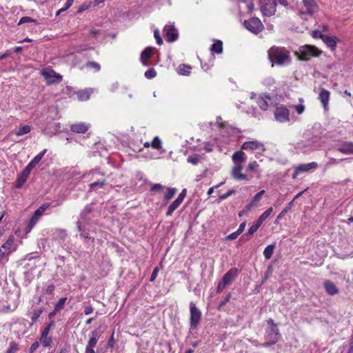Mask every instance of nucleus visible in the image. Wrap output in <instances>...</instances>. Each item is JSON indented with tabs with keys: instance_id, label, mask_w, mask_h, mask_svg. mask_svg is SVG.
Instances as JSON below:
<instances>
[{
	"instance_id": "bf43d9fd",
	"label": "nucleus",
	"mask_w": 353,
	"mask_h": 353,
	"mask_svg": "<svg viewBox=\"0 0 353 353\" xmlns=\"http://www.w3.org/2000/svg\"><path fill=\"white\" fill-rule=\"evenodd\" d=\"M159 271V268H158V267H156V268L154 269V270H153V272H152V275H151V276H150V281L151 282H152V281H154L155 280V279H156V278H157V274H158Z\"/></svg>"
},
{
	"instance_id": "680f3d73",
	"label": "nucleus",
	"mask_w": 353,
	"mask_h": 353,
	"mask_svg": "<svg viewBox=\"0 0 353 353\" xmlns=\"http://www.w3.org/2000/svg\"><path fill=\"white\" fill-rule=\"evenodd\" d=\"M39 346V343L38 341H34L30 347V352L33 353Z\"/></svg>"
},
{
	"instance_id": "79ce46f5",
	"label": "nucleus",
	"mask_w": 353,
	"mask_h": 353,
	"mask_svg": "<svg viewBox=\"0 0 353 353\" xmlns=\"http://www.w3.org/2000/svg\"><path fill=\"white\" fill-rule=\"evenodd\" d=\"M74 0H67L65 7H63L57 12V16L59 15L61 12L66 11L73 4Z\"/></svg>"
},
{
	"instance_id": "9d476101",
	"label": "nucleus",
	"mask_w": 353,
	"mask_h": 353,
	"mask_svg": "<svg viewBox=\"0 0 353 353\" xmlns=\"http://www.w3.org/2000/svg\"><path fill=\"white\" fill-rule=\"evenodd\" d=\"M303 3L306 9L305 11H301L300 14H309L312 15L317 12L318 6L314 0H303Z\"/></svg>"
},
{
	"instance_id": "a211bd4d",
	"label": "nucleus",
	"mask_w": 353,
	"mask_h": 353,
	"mask_svg": "<svg viewBox=\"0 0 353 353\" xmlns=\"http://www.w3.org/2000/svg\"><path fill=\"white\" fill-rule=\"evenodd\" d=\"M317 167V163L316 162H312L307 164H301L295 168V174H298L299 172H307L312 169H314Z\"/></svg>"
},
{
	"instance_id": "4468645a",
	"label": "nucleus",
	"mask_w": 353,
	"mask_h": 353,
	"mask_svg": "<svg viewBox=\"0 0 353 353\" xmlns=\"http://www.w3.org/2000/svg\"><path fill=\"white\" fill-rule=\"evenodd\" d=\"M330 93L325 88H321L319 94V99L323 104L325 110L328 109V103L330 100Z\"/></svg>"
},
{
	"instance_id": "bb28decb",
	"label": "nucleus",
	"mask_w": 353,
	"mask_h": 353,
	"mask_svg": "<svg viewBox=\"0 0 353 353\" xmlns=\"http://www.w3.org/2000/svg\"><path fill=\"white\" fill-rule=\"evenodd\" d=\"M212 52L221 54L223 52V43L221 41H216L210 48Z\"/></svg>"
},
{
	"instance_id": "e2e57ef3",
	"label": "nucleus",
	"mask_w": 353,
	"mask_h": 353,
	"mask_svg": "<svg viewBox=\"0 0 353 353\" xmlns=\"http://www.w3.org/2000/svg\"><path fill=\"white\" fill-rule=\"evenodd\" d=\"M239 234H239L238 232L236 231V232L229 234L228 236H227L226 239L227 240H234V239H236Z\"/></svg>"
},
{
	"instance_id": "774afa93",
	"label": "nucleus",
	"mask_w": 353,
	"mask_h": 353,
	"mask_svg": "<svg viewBox=\"0 0 353 353\" xmlns=\"http://www.w3.org/2000/svg\"><path fill=\"white\" fill-rule=\"evenodd\" d=\"M312 35L314 38H321L322 39V37H323L324 35H323L321 32L318 31V30H314L312 31Z\"/></svg>"
},
{
	"instance_id": "603ef678",
	"label": "nucleus",
	"mask_w": 353,
	"mask_h": 353,
	"mask_svg": "<svg viewBox=\"0 0 353 353\" xmlns=\"http://www.w3.org/2000/svg\"><path fill=\"white\" fill-rule=\"evenodd\" d=\"M154 38L156 39L157 43L161 46L163 44V39L160 36L159 31L158 30H155L154 32Z\"/></svg>"
},
{
	"instance_id": "37998d69",
	"label": "nucleus",
	"mask_w": 353,
	"mask_h": 353,
	"mask_svg": "<svg viewBox=\"0 0 353 353\" xmlns=\"http://www.w3.org/2000/svg\"><path fill=\"white\" fill-rule=\"evenodd\" d=\"M28 178L22 174L17 179L16 187L17 188H21L25 182L27 181Z\"/></svg>"
},
{
	"instance_id": "f3484780",
	"label": "nucleus",
	"mask_w": 353,
	"mask_h": 353,
	"mask_svg": "<svg viewBox=\"0 0 353 353\" xmlns=\"http://www.w3.org/2000/svg\"><path fill=\"white\" fill-rule=\"evenodd\" d=\"M89 125L85 123H78L70 125L71 131L76 133H84L89 129Z\"/></svg>"
},
{
	"instance_id": "4c0bfd02",
	"label": "nucleus",
	"mask_w": 353,
	"mask_h": 353,
	"mask_svg": "<svg viewBox=\"0 0 353 353\" xmlns=\"http://www.w3.org/2000/svg\"><path fill=\"white\" fill-rule=\"evenodd\" d=\"M46 152V149H44L42 152H41L39 154H38L31 161L32 162V164H34L35 165L39 163V162L41 160L43 155Z\"/></svg>"
},
{
	"instance_id": "58836bf2",
	"label": "nucleus",
	"mask_w": 353,
	"mask_h": 353,
	"mask_svg": "<svg viewBox=\"0 0 353 353\" xmlns=\"http://www.w3.org/2000/svg\"><path fill=\"white\" fill-rule=\"evenodd\" d=\"M105 184V180L103 179L101 181L94 182L90 184V189L94 190L97 188H102Z\"/></svg>"
},
{
	"instance_id": "a19ab883",
	"label": "nucleus",
	"mask_w": 353,
	"mask_h": 353,
	"mask_svg": "<svg viewBox=\"0 0 353 353\" xmlns=\"http://www.w3.org/2000/svg\"><path fill=\"white\" fill-rule=\"evenodd\" d=\"M85 66L88 68H92L95 71H99L101 69L100 65L94 61H88V63H86Z\"/></svg>"
},
{
	"instance_id": "f257e3e1",
	"label": "nucleus",
	"mask_w": 353,
	"mask_h": 353,
	"mask_svg": "<svg viewBox=\"0 0 353 353\" xmlns=\"http://www.w3.org/2000/svg\"><path fill=\"white\" fill-rule=\"evenodd\" d=\"M270 61L277 65H283L290 62V52L284 48L273 46L268 50Z\"/></svg>"
},
{
	"instance_id": "c9c22d12",
	"label": "nucleus",
	"mask_w": 353,
	"mask_h": 353,
	"mask_svg": "<svg viewBox=\"0 0 353 353\" xmlns=\"http://www.w3.org/2000/svg\"><path fill=\"white\" fill-rule=\"evenodd\" d=\"M151 147L157 150H159L161 148V141L158 137L154 138L151 142Z\"/></svg>"
},
{
	"instance_id": "5701e85b",
	"label": "nucleus",
	"mask_w": 353,
	"mask_h": 353,
	"mask_svg": "<svg viewBox=\"0 0 353 353\" xmlns=\"http://www.w3.org/2000/svg\"><path fill=\"white\" fill-rule=\"evenodd\" d=\"M100 337V334L97 330H94L91 332V337L88 341L87 346L89 347H94Z\"/></svg>"
},
{
	"instance_id": "de8ad7c7",
	"label": "nucleus",
	"mask_w": 353,
	"mask_h": 353,
	"mask_svg": "<svg viewBox=\"0 0 353 353\" xmlns=\"http://www.w3.org/2000/svg\"><path fill=\"white\" fill-rule=\"evenodd\" d=\"M30 22H37V20L35 19H33L29 17H23L22 18H21L18 25H21L22 23H30Z\"/></svg>"
},
{
	"instance_id": "4d7b16f0",
	"label": "nucleus",
	"mask_w": 353,
	"mask_h": 353,
	"mask_svg": "<svg viewBox=\"0 0 353 353\" xmlns=\"http://www.w3.org/2000/svg\"><path fill=\"white\" fill-rule=\"evenodd\" d=\"M292 108L296 111V112L299 114H302L305 110V106L302 104L293 105Z\"/></svg>"
},
{
	"instance_id": "a18cd8bd",
	"label": "nucleus",
	"mask_w": 353,
	"mask_h": 353,
	"mask_svg": "<svg viewBox=\"0 0 353 353\" xmlns=\"http://www.w3.org/2000/svg\"><path fill=\"white\" fill-rule=\"evenodd\" d=\"M157 72L154 68H150L145 72V76L148 79H152L156 77Z\"/></svg>"
},
{
	"instance_id": "0e129e2a",
	"label": "nucleus",
	"mask_w": 353,
	"mask_h": 353,
	"mask_svg": "<svg viewBox=\"0 0 353 353\" xmlns=\"http://www.w3.org/2000/svg\"><path fill=\"white\" fill-rule=\"evenodd\" d=\"M163 188L162 185L159 183L153 184L151 188V191H159Z\"/></svg>"
},
{
	"instance_id": "c85d7f7f",
	"label": "nucleus",
	"mask_w": 353,
	"mask_h": 353,
	"mask_svg": "<svg viewBox=\"0 0 353 353\" xmlns=\"http://www.w3.org/2000/svg\"><path fill=\"white\" fill-rule=\"evenodd\" d=\"M274 249H275L274 244L269 245L265 248V250L263 251V255L266 259H270L272 257Z\"/></svg>"
},
{
	"instance_id": "f03ea898",
	"label": "nucleus",
	"mask_w": 353,
	"mask_h": 353,
	"mask_svg": "<svg viewBox=\"0 0 353 353\" xmlns=\"http://www.w3.org/2000/svg\"><path fill=\"white\" fill-rule=\"evenodd\" d=\"M296 54L300 60L308 61L312 57H318L320 55L321 51L314 46L305 45L301 46Z\"/></svg>"
},
{
	"instance_id": "f8f14e48",
	"label": "nucleus",
	"mask_w": 353,
	"mask_h": 353,
	"mask_svg": "<svg viewBox=\"0 0 353 353\" xmlns=\"http://www.w3.org/2000/svg\"><path fill=\"white\" fill-rule=\"evenodd\" d=\"M243 169V165L238 163L234 165L232 169L231 174L232 177L237 181H243L247 180V176L243 173H241V170Z\"/></svg>"
},
{
	"instance_id": "0eeeda50",
	"label": "nucleus",
	"mask_w": 353,
	"mask_h": 353,
	"mask_svg": "<svg viewBox=\"0 0 353 353\" xmlns=\"http://www.w3.org/2000/svg\"><path fill=\"white\" fill-rule=\"evenodd\" d=\"M201 318V311L192 302L190 303V328L196 329L200 323Z\"/></svg>"
},
{
	"instance_id": "2eb2a0df",
	"label": "nucleus",
	"mask_w": 353,
	"mask_h": 353,
	"mask_svg": "<svg viewBox=\"0 0 353 353\" xmlns=\"http://www.w3.org/2000/svg\"><path fill=\"white\" fill-rule=\"evenodd\" d=\"M337 150L346 154H353V143L352 142H344L339 145Z\"/></svg>"
},
{
	"instance_id": "9b49d317",
	"label": "nucleus",
	"mask_w": 353,
	"mask_h": 353,
	"mask_svg": "<svg viewBox=\"0 0 353 353\" xmlns=\"http://www.w3.org/2000/svg\"><path fill=\"white\" fill-rule=\"evenodd\" d=\"M163 31L165 32L167 40L169 42H173L178 38V33L173 25H166Z\"/></svg>"
},
{
	"instance_id": "3c124183",
	"label": "nucleus",
	"mask_w": 353,
	"mask_h": 353,
	"mask_svg": "<svg viewBox=\"0 0 353 353\" xmlns=\"http://www.w3.org/2000/svg\"><path fill=\"white\" fill-rule=\"evenodd\" d=\"M243 2L246 3L248 10L250 12H252L254 10V3L252 0H241Z\"/></svg>"
},
{
	"instance_id": "6e6552de",
	"label": "nucleus",
	"mask_w": 353,
	"mask_h": 353,
	"mask_svg": "<svg viewBox=\"0 0 353 353\" xmlns=\"http://www.w3.org/2000/svg\"><path fill=\"white\" fill-rule=\"evenodd\" d=\"M50 205L49 203H46L41 205L37 210H36L32 215L28 226L31 228H32L39 220V217L42 215V214L50 208Z\"/></svg>"
},
{
	"instance_id": "ea45409f",
	"label": "nucleus",
	"mask_w": 353,
	"mask_h": 353,
	"mask_svg": "<svg viewBox=\"0 0 353 353\" xmlns=\"http://www.w3.org/2000/svg\"><path fill=\"white\" fill-rule=\"evenodd\" d=\"M66 300H67L66 297L61 298L55 305L56 310L60 311L61 310H62L65 304Z\"/></svg>"
},
{
	"instance_id": "69168bd1",
	"label": "nucleus",
	"mask_w": 353,
	"mask_h": 353,
	"mask_svg": "<svg viewBox=\"0 0 353 353\" xmlns=\"http://www.w3.org/2000/svg\"><path fill=\"white\" fill-rule=\"evenodd\" d=\"M94 309L91 305H87L84 307V313L85 315H88L93 312Z\"/></svg>"
},
{
	"instance_id": "338daca9",
	"label": "nucleus",
	"mask_w": 353,
	"mask_h": 353,
	"mask_svg": "<svg viewBox=\"0 0 353 353\" xmlns=\"http://www.w3.org/2000/svg\"><path fill=\"white\" fill-rule=\"evenodd\" d=\"M185 195H186V189H183V190H182V192L179 194V196L177 197V199H178L180 201L183 202V199H184V198H185Z\"/></svg>"
},
{
	"instance_id": "13d9d810",
	"label": "nucleus",
	"mask_w": 353,
	"mask_h": 353,
	"mask_svg": "<svg viewBox=\"0 0 353 353\" xmlns=\"http://www.w3.org/2000/svg\"><path fill=\"white\" fill-rule=\"evenodd\" d=\"M42 311L40 310H36L33 312L32 316L31 318L32 323H34L37 321L38 318L39 317Z\"/></svg>"
},
{
	"instance_id": "c756f323",
	"label": "nucleus",
	"mask_w": 353,
	"mask_h": 353,
	"mask_svg": "<svg viewBox=\"0 0 353 353\" xmlns=\"http://www.w3.org/2000/svg\"><path fill=\"white\" fill-rule=\"evenodd\" d=\"M322 40L329 48L334 49L336 46V41L334 38L324 35L322 37Z\"/></svg>"
},
{
	"instance_id": "052dcab7",
	"label": "nucleus",
	"mask_w": 353,
	"mask_h": 353,
	"mask_svg": "<svg viewBox=\"0 0 353 353\" xmlns=\"http://www.w3.org/2000/svg\"><path fill=\"white\" fill-rule=\"evenodd\" d=\"M226 285H227L225 283H224L222 281L221 282H219L217 285V288H216L217 292L220 293V292H223V290L225 289Z\"/></svg>"
},
{
	"instance_id": "dca6fc26",
	"label": "nucleus",
	"mask_w": 353,
	"mask_h": 353,
	"mask_svg": "<svg viewBox=\"0 0 353 353\" xmlns=\"http://www.w3.org/2000/svg\"><path fill=\"white\" fill-rule=\"evenodd\" d=\"M237 275L236 269H230L223 276L222 281L227 285L230 284Z\"/></svg>"
},
{
	"instance_id": "6e6d98bb",
	"label": "nucleus",
	"mask_w": 353,
	"mask_h": 353,
	"mask_svg": "<svg viewBox=\"0 0 353 353\" xmlns=\"http://www.w3.org/2000/svg\"><path fill=\"white\" fill-rule=\"evenodd\" d=\"M258 167H259L258 163L254 161H252L249 163L247 169L248 171L252 172V171L255 170Z\"/></svg>"
},
{
	"instance_id": "8fccbe9b",
	"label": "nucleus",
	"mask_w": 353,
	"mask_h": 353,
	"mask_svg": "<svg viewBox=\"0 0 353 353\" xmlns=\"http://www.w3.org/2000/svg\"><path fill=\"white\" fill-rule=\"evenodd\" d=\"M236 191L234 190H230L228 191L226 193L221 194L219 196V200L222 201L226 199L228 197L230 196L232 194H234Z\"/></svg>"
},
{
	"instance_id": "c03bdc74",
	"label": "nucleus",
	"mask_w": 353,
	"mask_h": 353,
	"mask_svg": "<svg viewBox=\"0 0 353 353\" xmlns=\"http://www.w3.org/2000/svg\"><path fill=\"white\" fill-rule=\"evenodd\" d=\"M18 349H19L18 345L14 342H12V343H10V347L7 350L6 353H16V352L18 350Z\"/></svg>"
},
{
	"instance_id": "5fc2aeb1",
	"label": "nucleus",
	"mask_w": 353,
	"mask_h": 353,
	"mask_svg": "<svg viewBox=\"0 0 353 353\" xmlns=\"http://www.w3.org/2000/svg\"><path fill=\"white\" fill-rule=\"evenodd\" d=\"M293 205V201H290L289 203H288V206L286 207L285 208H284L282 212L279 214V215L278 216V219H280L283 216H284L288 212V210L290 209L291 206Z\"/></svg>"
},
{
	"instance_id": "4be33fe9",
	"label": "nucleus",
	"mask_w": 353,
	"mask_h": 353,
	"mask_svg": "<svg viewBox=\"0 0 353 353\" xmlns=\"http://www.w3.org/2000/svg\"><path fill=\"white\" fill-rule=\"evenodd\" d=\"M232 160L234 163V165H236L238 163L242 165V163L245 160V153L243 151H237L234 152L232 155Z\"/></svg>"
},
{
	"instance_id": "412c9836",
	"label": "nucleus",
	"mask_w": 353,
	"mask_h": 353,
	"mask_svg": "<svg viewBox=\"0 0 353 353\" xmlns=\"http://www.w3.org/2000/svg\"><path fill=\"white\" fill-rule=\"evenodd\" d=\"M93 92V89L87 88L80 90L77 92V97L80 101H87L90 99L91 94Z\"/></svg>"
},
{
	"instance_id": "72a5a7b5",
	"label": "nucleus",
	"mask_w": 353,
	"mask_h": 353,
	"mask_svg": "<svg viewBox=\"0 0 353 353\" xmlns=\"http://www.w3.org/2000/svg\"><path fill=\"white\" fill-rule=\"evenodd\" d=\"M201 156L199 154H194L192 156H189L187 159L188 163H192L193 165H196L200 162Z\"/></svg>"
},
{
	"instance_id": "473e14b6",
	"label": "nucleus",
	"mask_w": 353,
	"mask_h": 353,
	"mask_svg": "<svg viewBox=\"0 0 353 353\" xmlns=\"http://www.w3.org/2000/svg\"><path fill=\"white\" fill-rule=\"evenodd\" d=\"M192 68L190 65L181 64L179 66V73L183 75H188L190 73Z\"/></svg>"
},
{
	"instance_id": "393cba45",
	"label": "nucleus",
	"mask_w": 353,
	"mask_h": 353,
	"mask_svg": "<svg viewBox=\"0 0 353 353\" xmlns=\"http://www.w3.org/2000/svg\"><path fill=\"white\" fill-rule=\"evenodd\" d=\"M31 129H32V128L30 125H25L21 128H19V129L16 130L14 133L17 136L19 137V136H22L23 134L29 133L31 131Z\"/></svg>"
},
{
	"instance_id": "e433bc0d",
	"label": "nucleus",
	"mask_w": 353,
	"mask_h": 353,
	"mask_svg": "<svg viewBox=\"0 0 353 353\" xmlns=\"http://www.w3.org/2000/svg\"><path fill=\"white\" fill-rule=\"evenodd\" d=\"M176 192V188H168V192H167V193L165 195V199L166 201H168V200L171 199L174 196Z\"/></svg>"
},
{
	"instance_id": "6ab92c4d",
	"label": "nucleus",
	"mask_w": 353,
	"mask_h": 353,
	"mask_svg": "<svg viewBox=\"0 0 353 353\" xmlns=\"http://www.w3.org/2000/svg\"><path fill=\"white\" fill-rule=\"evenodd\" d=\"M324 287L326 292L330 295H335L339 293V290L336 286L330 281L324 282Z\"/></svg>"
},
{
	"instance_id": "7ed1b4c3",
	"label": "nucleus",
	"mask_w": 353,
	"mask_h": 353,
	"mask_svg": "<svg viewBox=\"0 0 353 353\" xmlns=\"http://www.w3.org/2000/svg\"><path fill=\"white\" fill-rule=\"evenodd\" d=\"M270 326L266 331L265 334V344L268 345H273L276 343L279 339V330L276 327V325L274 323L272 319H269L268 321Z\"/></svg>"
},
{
	"instance_id": "a878e982",
	"label": "nucleus",
	"mask_w": 353,
	"mask_h": 353,
	"mask_svg": "<svg viewBox=\"0 0 353 353\" xmlns=\"http://www.w3.org/2000/svg\"><path fill=\"white\" fill-rule=\"evenodd\" d=\"M273 208H269L267 209L258 219L256 221V223L261 226V225L263 223V222L270 215V214L272 212Z\"/></svg>"
},
{
	"instance_id": "cd10ccee",
	"label": "nucleus",
	"mask_w": 353,
	"mask_h": 353,
	"mask_svg": "<svg viewBox=\"0 0 353 353\" xmlns=\"http://www.w3.org/2000/svg\"><path fill=\"white\" fill-rule=\"evenodd\" d=\"M181 203L182 202L180 201L178 199L174 200L169 206L166 215L171 216L173 212L181 204Z\"/></svg>"
},
{
	"instance_id": "f704fd0d",
	"label": "nucleus",
	"mask_w": 353,
	"mask_h": 353,
	"mask_svg": "<svg viewBox=\"0 0 353 353\" xmlns=\"http://www.w3.org/2000/svg\"><path fill=\"white\" fill-rule=\"evenodd\" d=\"M265 190H261L260 192H259L256 194H255V196H254L252 202L255 205H256L257 203L261 201L263 195L265 194Z\"/></svg>"
},
{
	"instance_id": "7c9ffc66",
	"label": "nucleus",
	"mask_w": 353,
	"mask_h": 353,
	"mask_svg": "<svg viewBox=\"0 0 353 353\" xmlns=\"http://www.w3.org/2000/svg\"><path fill=\"white\" fill-rule=\"evenodd\" d=\"M14 243V236H10L5 243H3L1 246V249L4 251L10 250L11 249L12 245Z\"/></svg>"
},
{
	"instance_id": "423d86ee",
	"label": "nucleus",
	"mask_w": 353,
	"mask_h": 353,
	"mask_svg": "<svg viewBox=\"0 0 353 353\" xmlns=\"http://www.w3.org/2000/svg\"><path fill=\"white\" fill-rule=\"evenodd\" d=\"M41 74L45 78L48 83H59L62 80V77L50 68H46L41 70Z\"/></svg>"
},
{
	"instance_id": "09e8293b",
	"label": "nucleus",
	"mask_w": 353,
	"mask_h": 353,
	"mask_svg": "<svg viewBox=\"0 0 353 353\" xmlns=\"http://www.w3.org/2000/svg\"><path fill=\"white\" fill-rule=\"evenodd\" d=\"M91 5H92L91 2H89L88 3H83L78 8L77 12L81 13V12H84L85 10L90 8L91 7Z\"/></svg>"
},
{
	"instance_id": "20e7f679",
	"label": "nucleus",
	"mask_w": 353,
	"mask_h": 353,
	"mask_svg": "<svg viewBox=\"0 0 353 353\" xmlns=\"http://www.w3.org/2000/svg\"><path fill=\"white\" fill-rule=\"evenodd\" d=\"M259 4L263 15L270 17L274 14L276 6L274 0H260Z\"/></svg>"
},
{
	"instance_id": "ddd939ff",
	"label": "nucleus",
	"mask_w": 353,
	"mask_h": 353,
	"mask_svg": "<svg viewBox=\"0 0 353 353\" xmlns=\"http://www.w3.org/2000/svg\"><path fill=\"white\" fill-rule=\"evenodd\" d=\"M241 148L246 150H265L263 144L257 141H246L242 145Z\"/></svg>"
},
{
	"instance_id": "b1692460",
	"label": "nucleus",
	"mask_w": 353,
	"mask_h": 353,
	"mask_svg": "<svg viewBox=\"0 0 353 353\" xmlns=\"http://www.w3.org/2000/svg\"><path fill=\"white\" fill-rule=\"evenodd\" d=\"M268 100H270V97L269 95H266V94H262L261 96H260L259 100H258V103H259V107L262 109V110H266L268 107Z\"/></svg>"
},
{
	"instance_id": "39448f33",
	"label": "nucleus",
	"mask_w": 353,
	"mask_h": 353,
	"mask_svg": "<svg viewBox=\"0 0 353 353\" xmlns=\"http://www.w3.org/2000/svg\"><path fill=\"white\" fill-rule=\"evenodd\" d=\"M244 25L248 30L254 34H258L263 28V25L261 21L256 17H253L249 20L245 21Z\"/></svg>"
},
{
	"instance_id": "aec40b11",
	"label": "nucleus",
	"mask_w": 353,
	"mask_h": 353,
	"mask_svg": "<svg viewBox=\"0 0 353 353\" xmlns=\"http://www.w3.org/2000/svg\"><path fill=\"white\" fill-rule=\"evenodd\" d=\"M154 50V48L148 47L146 48L142 52L141 55V60L142 63L145 65H148V63L147 59H148L152 54V52Z\"/></svg>"
},
{
	"instance_id": "864d4df0",
	"label": "nucleus",
	"mask_w": 353,
	"mask_h": 353,
	"mask_svg": "<svg viewBox=\"0 0 353 353\" xmlns=\"http://www.w3.org/2000/svg\"><path fill=\"white\" fill-rule=\"evenodd\" d=\"M53 321H52L51 323H48L46 327L43 329V330L41 332V335H46V336H48V334H49V332L51 329V327L53 326Z\"/></svg>"
},
{
	"instance_id": "2f4dec72",
	"label": "nucleus",
	"mask_w": 353,
	"mask_h": 353,
	"mask_svg": "<svg viewBox=\"0 0 353 353\" xmlns=\"http://www.w3.org/2000/svg\"><path fill=\"white\" fill-rule=\"evenodd\" d=\"M40 341L44 347H49L52 343V338L46 335H41Z\"/></svg>"
},
{
	"instance_id": "49530a36",
	"label": "nucleus",
	"mask_w": 353,
	"mask_h": 353,
	"mask_svg": "<svg viewBox=\"0 0 353 353\" xmlns=\"http://www.w3.org/2000/svg\"><path fill=\"white\" fill-rule=\"evenodd\" d=\"M259 225L255 223L254 225H252L248 230V232H247V235H252L255 232L257 231V230L259 228Z\"/></svg>"
},
{
	"instance_id": "1a4fd4ad",
	"label": "nucleus",
	"mask_w": 353,
	"mask_h": 353,
	"mask_svg": "<svg viewBox=\"0 0 353 353\" xmlns=\"http://www.w3.org/2000/svg\"><path fill=\"white\" fill-rule=\"evenodd\" d=\"M274 117L279 122H287L290 120L289 110L283 106L278 107L274 112Z\"/></svg>"
}]
</instances>
